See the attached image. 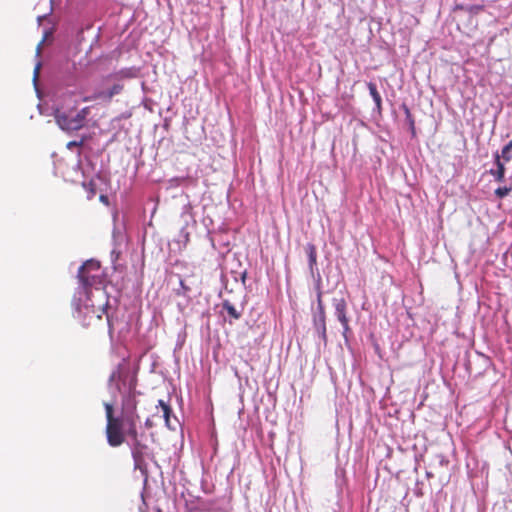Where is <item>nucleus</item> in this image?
<instances>
[{"label": "nucleus", "mask_w": 512, "mask_h": 512, "mask_svg": "<svg viewBox=\"0 0 512 512\" xmlns=\"http://www.w3.org/2000/svg\"><path fill=\"white\" fill-rule=\"evenodd\" d=\"M401 108L404 111L406 121L409 125V129H410L412 137H416L415 119H414L409 107L406 104H402Z\"/></svg>", "instance_id": "10"}, {"label": "nucleus", "mask_w": 512, "mask_h": 512, "mask_svg": "<svg viewBox=\"0 0 512 512\" xmlns=\"http://www.w3.org/2000/svg\"><path fill=\"white\" fill-rule=\"evenodd\" d=\"M305 251L308 256L309 268H310L311 272H313L315 266L317 265L316 246L312 243H308L305 247Z\"/></svg>", "instance_id": "7"}, {"label": "nucleus", "mask_w": 512, "mask_h": 512, "mask_svg": "<svg viewBox=\"0 0 512 512\" xmlns=\"http://www.w3.org/2000/svg\"><path fill=\"white\" fill-rule=\"evenodd\" d=\"M317 305H318L319 314H326L324 304L322 301V292L321 291H318V294H317Z\"/></svg>", "instance_id": "17"}, {"label": "nucleus", "mask_w": 512, "mask_h": 512, "mask_svg": "<svg viewBox=\"0 0 512 512\" xmlns=\"http://www.w3.org/2000/svg\"><path fill=\"white\" fill-rule=\"evenodd\" d=\"M89 185L91 186V189H90L91 195H90V197H92V196L95 195L94 184L93 183H89Z\"/></svg>", "instance_id": "23"}, {"label": "nucleus", "mask_w": 512, "mask_h": 512, "mask_svg": "<svg viewBox=\"0 0 512 512\" xmlns=\"http://www.w3.org/2000/svg\"><path fill=\"white\" fill-rule=\"evenodd\" d=\"M512 191V186H502V187H498L497 189H495L494 191V195L496 198L498 199H503L505 198L510 192Z\"/></svg>", "instance_id": "16"}, {"label": "nucleus", "mask_w": 512, "mask_h": 512, "mask_svg": "<svg viewBox=\"0 0 512 512\" xmlns=\"http://www.w3.org/2000/svg\"><path fill=\"white\" fill-rule=\"evenodd\" d=\"M500 160L509 162L512 159V140L509 141L501 150Z\"/></svg>", "instance_id": "14"}, {"label": "nucleus", "mask_w": 512, "mask_h": 512, "mask_svg": "<svg viewBox=\"0 0 512 512\" xmlns=\"http://www.w3.org/2000/svg\"><path fill=\"white\" fill-rule=\"evenodd\" d=\"M180 286H181V289H182V295H186L188 292H190V287L187 286L184 282V280H180Z\"/></svg>", "instance_id": "19"}, {"label": "nucleus", "mask_w": 512, "mask_h": 512, "mask_svg": "<svg viewBox=\"0 0 512 512\" xmlns=\"http://www.w3.org/2000/svg\"><path fill=\"white\" fill-rule=\"evenodd\" d=\"M90 114V107H84L74 116L57 110L55 120L58 126L65 131H77L85 126L86 118Z\"/></svg>", "instance_id": "4"}, {"label": "nucleus", "mask_w": 512, "mask_h": 512, "mask_svg": "<svg viewBox=\"0 0 512 512\" xmlns=\"http://www.w3.org/2000/svg\"><path fill=\"white\" fill-rule=\"evenodd\" d=\"M89 324H90L89 322H88V323L83 322V325H84V326H88Z\"/></svg>", "instance_id": "28"}, {"label": "nucleus", "mask_w": 512, "mask_h": 512, "mask_svg": "<svg viewBox=\"0 0 512 512\" xmlns=\"http://www.w3.org/2000/svg\"><path fill=\"white\" fill-rule=\"evenodd\" d=\"M122 90H123L122 84H115L107 92H102L103 93L102 99L110 101L115 95L121 93Z\"/></svg>", "instance_id": "12"}, {"label": "nucleus", "mask_w": 512, "mask_h": 512, "mask_svg": "<svg viewBox=\"0 0 512 512\" xmlns=\"http://www.w3.org/2000/svg\"><path fill=\"white\" fill-rule=\"evenodd\" d=\"M315 327L319 333L320 338L324 343H327L326 314H319L318 319L315 320Z\"/></svg>", "instance_id": "8"}, {"label": "nucleus", "mask_w": 512, "mask_h": 512, "mask_svg": "<svg viewBox=\"0 0 512 512\" xmlns=\"http://www.w3.org/2000/svg\"><path fill=\"white\" fill-rule=\"evenodd\" d=\"M102 97H103V93H98L93 96L84 97L83 101L87 102V101L95 100V99L102 98Z\"/></svg>", "instance_id": "21"}, {"label": "nucleus", "mask_w": 512, "mask_h": 512, "mask_svg": "<svg viewBox=\"0 0 512 512\" xmlns=\"http://www.w3.org/2000/svg\"><path fill=\"white\" fill-rule=\"evenodd\" d=\"M458 9L464 10L469 14L477 15L484 10V5L457 6Z\"/></svg>", "instance_id": "15"}, {"label": "nucleus", "mask_w": 512, "mask_h": 512, "mask_svg": "<svg viewBox=\"0 0 512 512\" xmlns=\"http://www.w3.org/2000/svg\"><path fill=\"white\" fill-rule=\"evenodd\" d=\"M96 318H97L98 320H101V318H102V317H101V315H100V314H98V315H96Z\"/></svg>", "instance_id": "27"}, {"label": "nucleus", "mask_w": 512, "mask_h": 512, "mask_svg": "<svg viewBox=\"0 0 512 512\" xmlns=\"http://www.w3.org/2000/svg\"><path fill=\"white\" fill-rule=\"evenodd\" d=\"M76 310L78 312V316L77 317H80V314L83 312L82 309L80 308L79 305L76 306Z\"/></svg>", "instance_id": "26"}, {"label": "nucleus", "mask_w": 512, "mask_h": 512, "mask_svg": "<svg viewBox=\"0 0 512 512\" xmlns=\"http://www.w3.org/2000/svg\"><path fill=\"white\" fill-rule=\"evenodd\" d=\"M223 308L227 311L228 315L231 318L237 320L241 317V313L229 301L226 300L223 302Z\"/></svg>", "instance_id": "13"}, {"label": "nucleus", "mask_w": 512, "mask_h": 512, "mask_svg": "<svg viewBox=\"0 0 512 512\" xmlns=\"http://www.w3.org/2000/svg\"><path fill=\"white\" fill-rule=\"evenodd\" d=\"M138 422H128L124 425V436L127 438L131 448L134 467L142 469L146 465V459L151 455L150 449L145 441V434L137 429Z\"/></svg>", "instance_id": "2"}, {"label": "nucleus", "mask_w": 512, "mask_h": 512, "mask_svg": "<svg viewBox=\"0 0 512 512\" xmlns=\"http://www.w3.org/2000/svg\"><path fill=\"white\" fill-rule=\"evenodd\" d=\"M100 200L104 203H107L108 202V197L106 195H101L100 196Z\"/></svg>", "instance_id": "25"}, {"label": "nucleus", "mask_w": 512, "mask_h": 512, "mask_svg": "<svg viewBox=\"0 0 512 512\" xmlns=\"http://www.w3.org/2000/svg\"><path fill=\"white\" fill-rule=\"evenodd\" d=\"M78 278L86 294L89 289L103 283V273L98 261L88 260L78 270Z\"/></svg>", "instance_id": "3"}, {"label": "nucleus", "mask_w": 512, "mask_h": 512, "mask_svg": "<svg viewBox=\"0 0 512 512\" xmlns=\"http://www.w3.org/2000/svg\"><path fill=\"white\" fill-rule=\"evenodd\" d=\"M158 403L162 409L163 418L165 420L166 426L171 430H175V426L171 422L172 409H171L170 405L167 404L166 402H164L163 400H159Z\"/></svg>", "instance_id": "9"}, {"label": "nucleus", "mask_w": 512, "mask_h": 512, "mask_svg": "<svg viewBox=\"0 0 512 512\" xmlns=\"http://www.w3.org/2000/svg\"><path fill=\"white\" fill-rule=\"evenodd\" d=\"M145 425H146L148 428H150V427H152V426H153V423H152V421L148 418V419H146V421H145Z\"/></svg>", "instance_id": "24"}, {"label": "nucleus", "mask_w": 512, "mask_h": 512, "mask_svg": "<svg viewBox=\"0 0 512 512\" xmlns=\"http://www.w3.org/2000/svg\"><path fill=\"white\" fill-rule=\"evenodd\" d=\"M335 315L343 327V336L347 338V334L350 332L349 319L347 317V304L344 298L335 300Z\"/></svg>", "instance_id": "5"}, {"label": "nucleus", "mask_w": 512, "mask_h": 512, "mask_svg": "<svg viewBox=\"0 0 512 512\" xmlns=\"http://www.w3.org/2000/svg\"><path fill=\"white\" fill-rule=\"evenodd\" d=\"M368 89L371 97L373 98V101L375 102L376 107L378 108V110H381L382 98L377 90L376 84L369 82Z\"/></svg>", "instance_id": "11"}, {"label": "nucleus", "mask_w": 512, "mask_h": 512, "mask_svg": "<svg viewBox=\"0 0 512 512\" xmlns=\"http://www.w3.org/2000/svg\"><path fill=\"white\" fill-rule=\"evenodd\" d=\"M128 380L127 393L122 400V415L115 416L114 407L111 403H104L106 414V438L111 447H119L125 442L124 425L130 421L139 422L140 416L137 413L136 386L137 379L124 371L121 365L113 370L109 377V383L115 384L118 391H122L121 383L126 385Z\"/></svg>", "instance_id": "1"}, {"label": "nucleus", "mask_w": 512, "mask_h": 512, "mask_svg": "<svg viewBox=\"0 0 512 512\" xmlns=\"http://www.w3.org/2000/svg\"><path fill=\"white\" fill-rule=\"evenodd\" d=\"M84 141L83 139L80 141H70L67 143V148L72 149L73 147H81L83 145Z\"/></svg>", "instance_id": "18"}, {"label": "nucleus", "mask_w": 512, "mask_h": 512, "mask_svg": "<svg viewBox=\"0 0 512 512\" xmlns=\"http://www.w3.org/2000/svg\"><path fill=\"white\" fill-rule=\"evenodd\" d=\"M40 64H38L34 70V80H37L39 75Z\"/></svg>", "instance_id": "22"}, {"label": "nucleus", "mask_w": 512, "mask_h": 512, "mask_svg": "<svg viewBox=\"0 0 512 512\" xmlns=\"http://www.w3.org/2000/svg\"><path fill=\"white\" fill-rule=\"evenodd\" d=\"M83 313H84L85 315H89V314H93V315H94V314L96 313V311H95V309H94V307H93V306L85 305V306H84V312H83Z\"/></svg>", "instance_id": "20"}, {"label": "nucleus", "mask_w": 512, "mask_h": 512, "mask_svg": "<svg viewBox=\"0 0 512 512\" xmlns=\"http://www.w3.org/2000/svg\"><path fill=\"white\" fill-rule=\"evenodd\" d=\"M494 163L496 165L495 169H491L489 171V174L493 176L494 180L496 182H503L505 179L506 174V168H505V162L503 160H500V155L498 152L494 154Z\"/></svg>", "instance_id": "6"}]
</instances>
